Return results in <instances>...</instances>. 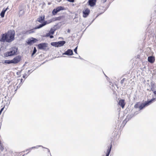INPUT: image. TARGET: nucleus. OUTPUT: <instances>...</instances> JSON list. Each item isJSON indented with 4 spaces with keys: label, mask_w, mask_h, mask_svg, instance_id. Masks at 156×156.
I'll list each match as a JSON object with an SVG mask.
<instances>
[{
    "label": "nucleus",
    "mask_w": 156,
    "mask_h": 156,
    "mask_svg": "<svg viewBox=\"0 0 156 156\" xmlns=\"http://www.w3.org/2000/svg\"><path fill=\"white\" fill-rule=\"evenodd\" d=\"M155 57L153 56H149L148 58V61L151 63H152L155 61Z\"/></svg>",
    "instance_id": "12"
},
{
    "label": "nucleus",
    "mask_w": 156,
    "mask_h": 156,
    "mask_svg": "<svg viewBox=\"0 0 156 156\" xmlns=\"http://www.w3.org/2000/svg\"><path fill=\"white\" fill-rule=\"evenodd\" d=\"M20 73V72H17V75H18V74H19Z\"/></svg>",
    "instance_id": "34"
},
{
    "label": "nucleus",
    "mask_w": 156,
    "mask_h": 156,
    "mask_svg": "<svg viewBox=\"0 0 156 156\" xmlns=\"http://www.w3.org/2000/svg\"><path fill=\"white\" fill-rule=\"evenodd\" d=\"M155 100V98H153L150 101H145L144 103H141L140 102H138L134 105V107L136 108H139L140 110H141L151 104Z\"/></svg>",
    "instance_id": "2"
},
{
    "label": "nucleus",
    "mask_w": 156,
    "mask_h": 156,
    "mask_svg": "<svg viewBox=\"0 0 156 156\" xmlns=\"http://www.w3.org/2000/svg\"><path fill=\"white\" fill-rule=\"evenodd\" d=\"M65 41H62L57 42H55L51 43V45L55 47H60L62 46L65 43Z\"/></svg>",
    "instance_id": "4"
},
{
    "label": "nucleus",
    "mask_w": 156,
    "mask_h": 156,
    "mask_svg": "<svg viewBox=\"0 0 156 156\" xmlns=\"http://www.w3.org/2000/svg\"><path fill=\"white\" fill-rule=\"evenodd\" d=\"M64 54L68 55H72L73 54V51L71 49H68L64 53Z\"/></svg>",
    "instance_id": "13"
},
{
    "label": "nucleus",
    "mask_w": 156,
    "mask_h": 156,
    "mask_svg": "<svg viewBox=\"0 0 156 156\" xmlns=\"http://www.w3.org/2000/svg\"><path fill=\"white\" fill-rule=\"evenodd\" d=\"M8 9V8L7 7L6 9H4L2 10V11L1 12V14H0V16L2 17H4L5 13Z\"/></svg>",
    "instance_id": "16"
},
{
    "label": "nucleus",
    "mask_w": 156,
    "mask_h": 156,
    "mask_svg": "<svg viewBox=\"0 0 156 156\" xmlns=\"http://www.w3.org/2000/svg\"><path fill=\"white\" fill-rule=\"evenodd\" d=\"M37 46L39 49L46 50L48 47V44L45 43H42L38 44Z\"/></svg>",
    "instance_id": "5"
},
{
    "label": "nucleus",
    "mask_w": 156,
    "mask_h": 156,
    "mask_svg": "<svg viewBox=\"0 0 156 156\" xmlns=\"http://www.w3.org/2000/svg\"><path fill=\"white\" fill-rule=\"evenodd\" d=\"M0 150L2 151H3L4 150V147L2 144H1L0 146Z\"/></svg>",
    "instance_id": "20"
},
{
    "label": "nucleus",
    "mask_w": 156,
    "mask_h": 156,
    "mask_svg": "<svg viewBox=\"0 0 156 156\" xmlns=\"http://www.w3.org/2000/svg\"><path fill=\"white\" fill-rule=\"evenodd\" d=\"M106 1H107V0H101L102 2L103 3L106 2Z\"/></svg>",
    "instance_id": "30"
},
{
    "label": "nucleus",
    "mask_w": 156,
    "mask_h": 156,
    "mask_svg": "<svg viewBox=\"0 0 156 156\" xmlns=\"http://www.w3.org/2000/svg\"><path fill=\"white\" fill-rule=\"evenodd\" d=\"M119 104L121 106L122 108H124L125 105V100L123 99L120 100L119 102Z\"/></svg>",
    "instance_id": "11"
},
{
    "label": "nucleus",
    "mask_w": 156,
    "mask_h": 156,
    "mask_svg": "<svg viewBox=\"0 0 156 156\" xmlns=\"http://www.w3.org/2000/svg\"><path fill=\"white\" fill-rule=\"evenodd\" d=\"M67 32H68V33H69V32H70V30L68 29V30Z\"/></svg>",
    "instance_id": "33"
},
{
    "label": "nucleus",
    "mask_w": 156,
    "mask_h": 156,
    "mask_svg": "<svg viewBox=\"0 0 156 156\" xmlns=\"http://www.w3.org/2000/svg\"><path fill=\"white\" fill-rule=\"evenodd\" d=\"M27 32H28L29 34H30V33H33L34 32L31 30H30L29 31H27Z\"/></svg>",
    "instance_id": "28"
},
{
    "label": "nucleus",
    "mask_w": 156,
    "mask_h": 156,
    "mask_svg": "<svg viewBox=\"0 0 156 156\" xmlns=\"http://www.w3.org/2000/svg\"><path fill=\"white\" fill-rule=\"evenodd\" d=\"M90 12V10L88 8H86L84 9L83 11V17L84 18H86L88 16Z\"/></svg>",
    "instance_id": "9"
},
{
    "label": "nucleus",
    "mask_w": 156,
    "mask_h": 156,
    "mask_svg": "<svg viewBox=\"0 0 156 156\" xmlns=\"http://www.w3.org/2000/svg\"><path fill=\"white\" fill-rule=\"evenodd\" d=\"M23 10V9H20V11H19V14H20L19 15V16H22V15L24 14V11L23 12V13L22 14H20L21 12Z\"/></svg>",
    "instance_id": "23"
},
{
    "label": "nucleus",
    "mask_w": 156,
    "mask_h": 156,
    "mask_svg": "<svg viewBox=\"0 0 156 156\" xmlns=\"http://www.w3.org/2000/svg\"><path fill=\"white\" fill-rule=\"evenodd\" d=\"M46 22H44L43 23L39 25V26L37 27V28H36L35 29H39L42 27L44 26L46 24Z\"/></svg>",
    "instance_id": "18"
},
{
    "label": "nucleus",
    "mask_w": 156,
    "mask_h": 156,
    "mask_svg": "<svg viewBox=\"0 0 156 156\" xmlns=\"http://www.w3.org/2000/svg\"><path fill=\"white\" fill-rule=\"evenodd\" d=\"M64 9V8L62 6L57 7L55 9H54L52 12V14L53 15H56L57 13L60 10Z\"/></svg>",
    "instance_id": "8"
},
{
    "label": "nucleus",
    "mask_w": 156,
    "mask_h": 156,
    "mask_svg": "<svg viewBox=\"0 0 156 156\" xmlns=\"http://www.w3.org/2000/svg\"><path fill=\"white\" fill-rule=\"evenodd\" d=\"M27 75L26 74H25V75H24L23 76V77L24 78H26L27 77Z\"/></svg>",
    "instance_id": "29"
},
{
    "label": "nucleus",
    "mask_w": 156,
    "mask_h": 156,
    "mask_svg": "<svg viewBox=\"0 0 156 156\" xmlns=\"http://www.w3.org/2000/svg\"><path fill=\"white\" fill-rule=\"evenodd\" d=\"M37 41V39L32 37L31 39L27 40V43L28 45H31L36 43Z\"/></svg>",
    "instance_id": "7"
},
{
    "label": "nucleus",
    "mask_w": 156,
    "mask_h": 156,
    "mask_svg": "<svg viewBox=\"0 0 156 156\" xmlns=\"http://www.w3.org/2000/svg\"><path fill=\"white\" fill-rule=\"evenodd\" d=\"M51 34L49 33V32L47 34L46 36L47 37H49L50 36Z\"/></svg>",
    "instance_id": "27"
},
{
    "label": "nucleus",
    "mask_w": 156,
    "mask_h": 156,
    "mask_svg": "<svg viewBox=\"0 0 156 156\" xmlns=\"http://www.w3.org/2000/svg\"><path fill=\"white\" fill-rule=\"evenodd\" d=\"M15 35V32L14 30H9L1 35L0 41L2 42L11 43L14 40Z\"/></svg>",
    "instance_id": "1"
},
{
    "label": "nucleus",
    "mask_w": 156,
    "mask_h": 156,
    "mask_svg": "<svg viewBox=\"0 0 156 156\" xmlns=\"http://www.w3.org/2000/svg\"><path fill=\"white\" fill-rule=\"evenodd\" d=\"M21 60V56L19 55L15 57L12 60V64H16L20 62Z\"/></svg>",
    "instance_id": "6"
},
{
    "label": "nucleus",
    "mask_w": 156,
    "mask_h": 156,
    "mask_svg": "<svg viewBox=\"0 0 156 156\" xmlns=\"http://www.w3.org/2000/svg\"><path fill=\"white\" fill-rule=\"evenodd\" d=\"M18 80H20V82L22 83V81H23V80L22 79H18Z\"/></svg>",
    "instance_id": "31"
},
{
    "label": "nucleus",
    "mask_w": 156,
    "mask_h": 156,
    "mask_svg": "<svg viewBox=\"0 0 156 156\" xmlns=\"http://www.w3.org/2000/svg\"><path fill=\"white\" fill-rule=\"evenodd\" d=\"M125 78H123L121 81V84L123 83L124 82V81L125 80Z\"/></svg>",
    "instance_id": "24"
},
{
    "label": "nucleus",
    "mask_w": 156,
    "mask_h": 156,
    "mask_svg": "<svg viewBox=\"0 0 156 156\" xmlns=\"http://www.w3.org/2000/svg\"><path fill=\"white\" fill-rule=\"evenodd\" d=\"M4 63L7 64H12V60H5L4 61Z\"/></svg>",
    "instance_id": "19"
},
{
    "label": "nucleus",
    "mask_w": 156,
    "mask_h": 156,
    "mask_svg": "<svg viewBox=\"0 0 156 156\" xmlns=\"http://www.w3.org/2000/svg\"><path fill=\"white\" fill-rule=\"evenodd\" d=\"M154 93L155 94H156V91H155L154 92Z\"/></svg>",
    "instance_id": "35"
},
{
    "label": "nucleus",
    "mask_w": 156,
    "mask_h": 156,
    "mask_svg": "<svg viewBox=\"0 0 156 156\" xmlns=\"http://www.w3.org/2000/svg\"><path fill=\"white\" fill-rule=\"evenodd\" d=\"M50 38H53L54 37L52 35H50Z\"/></svg>",
    "instance_id": "32"
},
{
    "label": "nucleus",
    "mask_w": 156,
    "mask_h": 156,
    "mask_svg": "<svg viewBox=\"0 0 156 156\" xmlns=\"http://www.w3.org/2000/svg\"><path fill=\"white\" fill-rule=\"evenodd\" d=\"M36 51H37V50L36 49V48L35 47H34V48L33 52V53H32V55L33 56V55L34 54H35V53L36 52Z\"/></svg>",
    "instance_id": "21"
},
{
    "label": "nucleus",
    "mask_w": 156,
    "mask_h": 156,
    "mask_svg": "<svg viewBox=\"0 0 156 156\" xmlns=\"http://www.w3.org/2000/svg\"><path fill=\"white\" fill-rule=\"evenodd\" d=\"M77 47H76L74 49V51L75 52L76 54H77Z\"/></svg>",
    "instance_id": "26"
},
{
    "label": "nucleus",
    "mask_w": 156,
    "mask_h": 156,
    "mask_svg": "<svg viewBox=\"0 0 156 156\" xmlns=\"http://www.w3.org/2000/svg\"><path fill=\"white\" fill-rule=\"evenodd\" d=\"M17 153H13L12 152H9L7 156H17Z\"/></svg>",
    "instance_id": "17"
},
{
    "label": "nucleus",
    "mask_w": 156,
    "mask_h": 156,
    "mask_svg": "<svg viewBox=\"0 0 156 156\" xmlns=\"http://www.w3.org/2000/svg\"><path fill=\"white\" fill-rule=\"evenodd\" d=\"M55 30L52 29H51L50 30L49 32V33L51 34H53L54 33Z\"/></svg>",
    "instance_id": "22"
},
{
    "label": "nucleus",
    "mask_w": 156,
    "mask_h": 156,
    "mask_svg": "<svg viewBox=\"0 0 156 156\" xmlns=\"http://www.w3.org/2000/svg\"><path fill=\"white\" fill-rule=\"evenodd\" d=\"M112 142L111 143V144H110V146L109 147H108V148L107 151L105 156H109V154L110 153V152L111 151V149L112 147Z\"/></svg>",
    "instance_id": "14"
},
{
    "label": "nucleus",
    "mask_w": 156,
    "mask_h": 156,
    "mask_svg": "<svg viewBox=\"0 0 156 156\" xmlns=\"http://www.w3.org/2000/svg\"><path fill=\"white\" fill-rule=\"evenodd\" d=\"M17 50L16 48L15 47H12L9 49V51L4 53V56L5 57L13 56L16 54Z\"/></svg>",
    "instance_id": "3"
},
{
    "label": "nucleus",
    "mask_w": 156,
    "mask_h": 156,
    "mask_svg": "<svg viewBox=\"0 0 156 156\" xmlns=\"http://www.w3.org/2000/svg\"><path fill=\"white\" fill-rule=\"evenodd\" d=\"M44 18L45 16H40L37 19V21L40 23H42L44 20Z\"/></svg>",
    "instance_id": "15"
},
{
    "label": "nucleus",
    "mask_w": 156,
    "mask_h": 156,
    "mask_svg": "<svg viewBox=\"0 0 156 156\" xmlns=\"http://www.w3.org/2000/svg\"><path fill=\"white\" fill-rule=\"evenodd\" d=\"M67 1L71 2H74L75 0H67Z\"/></svg>",
    "instance_id": "25"
},
{
    "label": "nucleus",
    "mask_w": 156,
    "mask_h": 156,
    "mask_svg": "<svg viewBox=\"0 0 156 156\" xmlns=\"http://www.w3.org/2000/svg\"><path fill=\"white\" fill-rule=\"evenodd\" d=\"M96 2V0H89L88 2L89 5L91 7L94 6Z\"/></svg>",
    "instance_id": "10"
}]
</instances>
